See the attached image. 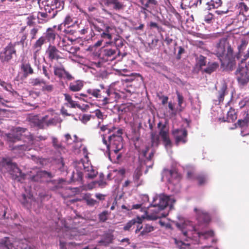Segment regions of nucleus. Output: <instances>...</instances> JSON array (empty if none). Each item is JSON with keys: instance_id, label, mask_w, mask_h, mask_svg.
<instances>
[{"instance_id": "8", "label": "nucleus", "mask_w": 249, "mask_h": 249, "mask_svg": "<svg viewBox=\"0 0 249 249\" xmlns=\"http://www.w3.org/2000/svg\"><path fill=\"white\" fill-rule=\"evenodd\" d=\"M2 166L6 168L7 172L10 174L13 179L19 180V178L24 176L21 170L15 163L8 161L3 162Z\"/></svg>"}, {"instance_id": "3", "label": "nucleus", "mask_w": 249, "mask_h": 249, "mask_svg": "<svg viewBox=\"0 0 249 249\" xmlns=\"http://www.w3.org/2000/svg\"><path fill=\"white\" fill-rule=\"evenodd\" d=\"M87 93L99 101H102L103 105H106L112 102L113 96L116 94L115 92L110 90L109 87H105L100 84L99 89H89Z\"/></svg>"}, {"instance_id": "53", "label": "nucleus", "mask_w": 249, "mask_h": 249, "mask_svg": "<svg viewBox=\"0 0 249 249\" xmlns=\"http://www.w3.org/2000/svg\"><path fill=\"white\" fill-rule=\"evenodd\" d=\"M45 11L46 13H47V14H49L51 16H52V19L56 16L58 11V10L55 8H53V7L52 6H47V7H45Z\"/></svg>"}, {"instance_id": "24", "label": "nucleus", "mask_w": 249, "mask_h": 249, "mask_svg": "<svg viewBox=\"0 0 249 249\" xmlns=\"http://www.w3.org/2000/svg\"><path fill=\"white\" fill-rule=\"evenodd\" d=\"M84 87V82L82 80H77L70 83L69 89L72 92L80 91Z\"/></svg>"}, {"instance_id": "43", "label": "nucleus", "mask_w": 249, "mask_h": 249, "mask_svg": "<svg viewBox=\"0 0 249 249\" xmlns=\"http://www.w3.org/2000/svg\"><path fill=\"white\" fill-rule=\"evenodd\" d=\"M116 71L121 75L130 76L131 77V79L130 80H133L134 78H136V77H140L142 80V77L139 73H131L130 74H125V73H122V72H127L128 71L126 69H124L122 71H121V70H116Z\"/></svg>"}, {"instance_id": "25", "label": "nucleus", "mask_w": 249, "mask_h": 249, "mask_svg": "<svg viewBox=\"0 0 249 249\" xmlns=\"http://www.w3.org/2000/svg\"><path fill=\"white\" fill-rule=\"evenodd\" d=\"M219 67V65L217 62H209L207 64V67L202 70V72L211 74L215 71Z\"/></svg>"}, {"instance_id": "34", "label": "nucleus", "mask_w": 249, "mask_h": 249, "mask_svg": "<svg viewBox=\"0 0 249 249\" xmlns=\"http://www.w3.org/2000/svg\"><path fill=\"white\" fill-rule=\"evenodd\" d=\"M243 118L239 119L237 124L240 127H243L248 125L249 122V116L248 111H244L242 112Z\"/></svg>"}, {"instance_id": "17", "label": "nucleus", "mask_w": 249, "mask_h": 249, "mask_svg": "<svg viewBox=\"0 0 249 249\" xmlns=\"http://www.w3.org/2000/svg\"><path fill=\"white\" fill-rule=\"evenodd\" d=\"M48 118V116L45 115L41 119H39L37 115H34L30 116L29 118V121L34 126H36L39 129H44L45 128L44 122Z\"/></svg>"}, {"instance_id": "9", "label": "nucleus", "mask_w": 249, "mask_h": 249, "mask_svg": "<svg viewBox=\"0 0 249 249\" xmlns=\"http://www.w3.org/2000/svg\"><path fill=\"white\" fill-rule=\"evenodd\" d=\"M172 134L177 145H178L180 143L184 144L187 142L188 132L186 129H174L172 131Z\"/></svg>"}, {"instance_id": "64", "label": "nucleus", "mask_w": 249, "mask_h": 249, "mask_svg": "<svg viewBox=\"0 0 249 249\" xmlns=\"http://www.w3.org/2000/svg\"><path fill=\"white\" fill-rule=\"evenodd\" d=\"M72 22V19L71 17L69 15H68L66 17L63 22L62 24L64 25V26L68 25V26H70V25Z\"/></svg>"}, {"instance_id": "51", "label": "nucleus", "mask_w": 249, "mask_h": 249, "mask_svg": "<svg viewBox=\"0 0 249 249\" xmlns=\"http://www.w3.org/2000/svg\"><path fill=\"white\" fill-rule=\"evenodd\" d=\"M64 5V3L62 0H53L52 1L51 6L53 7V8H55L56 9H62L63 8Z\"/></svg>"}, {"instance_id": "63", "label": "nucleus", "mask_w": 249, "mask_h": 249, "mask_svg": "<svg viewBox=\"0 0 249 249\" xmlns=\"http://www.w3.org/2000/svg\"><path fill=\"white\" fill-rule=\"evenodd\" d=\"M214 16L211 13H208L204 17V21L207 23H211L212 22V20L213 19Z\"/></svg>"}, {"instance_id": "10", "label": "nucleus", "mask_w": 249, "mask_h": 249, "mask_svg": "<svg viewBox=\"0 0 249 249\" xmlns=\"http://www.w3.org/2000/svg\"><path fill=\"white\" fill-rule=\"evenodd\" d=\"M158 127L160 128L159 135L161 137L165 147H171L172 142L169 136V130L165 124H162L161 122L158 124Z\"/></svg>"}, {"instance_id": "61", "label": "nucleus", "mask_w": 249, "mask_h": 249, "mask_svg": "<svg viewBox=\"0 0 249 249\" xmlns=\"http://www.w3.org/2000/svg\"><path fill=\"white\" fill-rule=\"evenodd\" d=\"M177 96L178 106L180 108L182 107V105L184 102V98L182 95L178 91H176Z\"/></svg>"}, {"instance_id": "22", "label": "nucleus", "mask_w": 249, "mask_h": 249, "mask_svg": "<svg viewBox=\"0 0 249 249\" xmlns=\"http://www.w3.org/2000/svg\"><path fill=\"white\" fill-rule=\"evenodd\" d=\"M142 175V172L141 168L137 167L133 174V186L138 187L142 184V180L140 179Z\"/></svg>"}, {"instance_id": "39", "label": "nucleus", "mask_w": 249, "mask_h": 249, "mask_svg": "<svg viewBox=\"0 0 249 249\" xmlns=\"http://www.w3.org/2000/svg\"><path fill=\"white\" fill-rule=\"evenodd\" d=\"M21 69L23 72V74L25 77H27L29 74H32L34 73V70L31 64L29 63H23L21 65Z\"/></svg>"}, {"instance_id": "48", "label": "nucleus", "mask_w": 249, "mask_h": 249, "mask_svg": "<svg viewBox=\"0 0 249 249\" xmlns=\"http://www.w3.org/2000/svg\"><path fill=\"white\" fill-rule=\"evenodd\" d=\"M151 146L158 147L160 143L159 136L155 132L151 133Z\"/></svg>"}, {"instance_id": "19", "label": "nucleus", "mask_w": 249, "mask_h": 249, "mask_svg": "<svg viewBox=\"0 0 249 249\" xmlns=\"http://www.w3.org/2000/svg\"><path fill=\"white\" fill-rule=\"evenodd\" d=\"M177 226L181 230V232L182 233V234L185 236H186V237H189L190 235H193V233H192V232L193 231L196 232V234H197V235H198V236L199 237H200L201 236H205L206 234L209 233V232H199V231H198L195 227H191V229H192L191 230V229H187V230H186L185 229V228L184 227V226H182L178 224H177Z\"/></svg>"}, {"instance_id": "62", "label": "nucleus", "mask_w": 249, "mask_h": 249, "mask_svg": "<svg viewBox=\"0 0 249 249\" xmlns=\"http://www.w3.org/2000/svg\"><path fill=\"white\" fill-rule=\"evenodd\" d=\"M100 128L101 130L103 132L107 130L108 133H113V132H115V130H116V128L115 127H113L112 129L108 128V126L107 125H102L100 127Z\"/></svg>"}, {"instance_id": "32", "label": "nucleus", "mask_w": 249, "mask_h": 249, "mask_svg": "<svg viewBox=\"0 0 249 249\" xmlns=\"http://www.w3.org/2000/svg\"><path fill=\"white\" fill-rule=\"evenodd\" d=\"M113 239L114 236L112 234L107 233L104 235L103 238L98 243L100 245L107 247L113 242Z\"/></svg>"}, {"instance_id": "52", "label": "nucleus", "mask_w": 249, "mask_h": 249, "mask_svg": "<svg viewBox=\"0 0 249 249\" xmlns=\"http://www.w3.org/2000/svg\"><path fill=\"white\" fill-rule=\"evenodd\" d=\"M155 228L152 225L146 224L143 227L142 231L141 232V235H144L154 231Z\"/></svg>"}, {"instance_id": "2", "label": "nucleus", "mask_w": 249, "mask_h": 249, "mask_svg": "<svg viewBox=\"0 0 249 249\" xmlns=\"http://www.w3.org/2000/svg\"><path fill=\"white\" fill-rule=\"evenodd\" d=\"M170 200L168 196L164 195L156 196L151 204V207L155 209L149 210L147 214V219L155 220L161 217L162 214L160 213L159 211L164 209L168 206Z\"/></svg>"}, {"instance_id": "58", "label": "nucleus", "mask_w": 249, "mask_h": 249, "mask_svg": "<svg viewBox=\"0 0 249 249\" xmlns=\"http://www.w3.org/2000/svg\"><path fill=\"white\" fill-rule=\"evenodd\" d=\"M159 41V40L157 37H152L151 40L148 43V45L150 49H153L157 46Z\"/></svg>"}, {"instance_id": "7", "label": "nucleus", "mask_w": 249, "mask_h": 249, "mask_svg": "<svg viewBox=\"0 0 249 249\" xmlns=\"http://www.w3.org/2000/svg\"><path fill=\"white\" fill-rule=\"evenodd\" d=\"M16 43L10 42L0 53V61L1 63H8L12 59L13 55L16 54L15 46Z\"/></svg>"}, {"instance_id": "41", "label": "nucleus", "mask_w": 249, "mask_h": 249, "mask_svg": "<svg viewBox=\"0 0 249 249\" xmlns=\"http://www.w3.org/2000/svg\"><path fill=\"white\" fill-rule=\"evenodd\" d=\"M222 3L221 0H210L206 3L208 6V10L217 8L220 7Z\"/></svg>"}, {"instance_id": "20", "label": "nucleus", "mask_w": 249, "mask_h": 249, "mask_svg": "<svg viewBox=\"0 0 249 249\" xmlns=\"http://www.w3.org/2000/svg\"><path fill=\"white\" fill-rule=\"evenodd\" d=\"M46 40L43 36L38 38L33 46V49L35 50L34 58L36 60L37 57V53L41 50L42 45L45 44Z\"/></svg>"}, {"instance_id": "16", "label": "nucleus", "mask_w": 249, "mask_h": 249, "mask_svg": "<svg viewBox=\"0 0 249 249\" xmlns=\"http://www.w3.org/2000/svg\"><path fill=\"white\" fill-rule=\"evenodd\" d=\"M194 210L196 213L197 220L199 224H208L211 221L210 215L207 212L197 208H195Z\"/></svg>"}, {"instance_id": "46", "label": "nucleus", "mask_w": 249, "mask_h": 249, "mask_svg": "<svg viewBox=\"0 0 249 249\" xmlns=\"http://www.w3.org/2000/svg\"><path fill=\"white\" fill-rule=\"evenodd\" d=\"M124 40L121 36H119L117 38L114 39V44L115 46L113 47H116L118 50V54H120V49L124 45Z\"/></svg>"}, {"instance_id": "6", "label": "nucleus", "mask_w": 249, "mask_h": 249, "mask_svg": "<svg viewBox=\"0 0 249 249\" xmlns=\"http://www.w3.org/2000/svg\"><path fill=\"white\" fill-rule=\"evenodd\" d=\"M247 66L239 65L235 71V78L240 86L247 85L249 82V74Z\"/></svg>"}, {"instance_id": "28", "label": "nucleus", "mask_w": 249, "mask_h": 249, "mask_svg": "<svg viewBox=\"0 0 249 249\" xmlns=\"http://www.w3.org/2000/svg\"><path fill=\"white\" fill-rule=\"evenodd\" d=\"M45 177H47L50 178L53 177L52 174L50 172H48L46 171H40L37 172L36 174L32 177V179L35 181H41V178Z\"/></svg>"}, {"instance_id": "55", "label": "nucleus", "mask_w": 249, "mask_h": 249, "mask_svg": "<svg viewBox=\"0 0 249 249\" xmlns=\"http://www.w3.org/2000/svg\"><path fill=\"white\" fill-rule=\"evenodd\" d=\"M39 31V29L36 26L32 27L29 31V35L31 37V39L33 40L36 38L37 34Z\"/></svg>"}, {"instance_id": "1", "label": "nucleus", "mask_w": 249, "mask_h": 249, "mask_svg": "<svg viewBox=\"0 0 249 249\" xmlns=\"http://www.w3.org/2000/svg\"><path fill=\"white\" fill-rule=\"evenodd\" d=\"M249 42V37H243L241 39L237 46L238 53L235 55L234 53L233 48L226 38L220 39L217 43L214 50V54L219 60L227 62L228 66L232 67L235 66V58L239 59L244 51L245 50Z\"/></svg>"}, {"instance_id": "49", "label": "nucleus", "mask_w": 249, "mask_h": 249, "mask_svg": "<svg viewBox=\"0 0 249 249\" xmlns=\"http://www.w3.org/2000/svg\"><path fill=\"white\" fill-rule=\"evenodd\" d=\"M207 64L206 57L202 55H200L198 57L197 62V64L199 67V70L202 71V70L204 69H203V67L206 66Z\"/></svg>"}, {"instance_id": "30", "label": "nucleus", "mask_w": 249, "mask_h": 249, "mask_svg": "<svg viewBox=\"0 0 249 249\" xmlns=\"http://www.w3.org/2000/svg\"><path fill=\"white\" fill-rule=\"evenodd\" d=\"M64 95L65 97V100L67 102V103L66 104V106L71 108H81V107L80 104H78L76 102L72 100V97L70 94L65 93L64 94Z\"/></svg>"}, {"instance_id": "35", "label": "nucleus", "mask_w": 249, "mask_h": 249, "mask_svg": "<svg viewBox=\"0 0 249 249\" xmlns=\"http://www.w3.org/2000/svg\"><path fill=\"white\" fill-rule=\"evenodd\" d=\"M227 85L225 82H223L220 90L218 91V100L219 103L222 102L224 99L225 95L227 93Z\"/></svg>"}, {"instance_id": "57", "label": "nucleus", "mask_w": 249, "mask_h": 249, "mask_svg": "<svg viewBox=\"0 0 249 249\" xmlns=\"http://www.w3.org/2000/svg\"><path fill=\"white\" fill-rule=\"evenodd\" d=\"M108 215L109 213L108 211H104L102 212L98 215L99 221L103 222H105L107 219Z\"/></svg>"}, {"instance_id": "4", "label": "nucleus", "mask_w": 249, "mask_h": 249, "mask_svg": "<svg viewBox=\"0 0 249 249\" xmlns=\"http://www.w3.org/2000/svg\"><path fill=\"white\" fill-rule=\"evenodd\" d=\"M123 131L121 129H118L115 132H113L108 137L109 145H107V150L109 156L110 152H113L115 154L123 148V138L122 135Z\"/></svg>"}, {"instance_id": "45", "label": "nucleus", "mask_w": 249, "mask_h": 249, "mask_svg": "<svg viewBox=\"0 0 249 249\" xmlns=\"http://www.w3.org/2000/svg\"><path fill=\"white\" fill-rule=\"evenodd\" d=\"M164 172L166 176H170L171 178L178 179L180 178V175L176 169H164Z\"/></svg>"}, {"instance_id": "50", "label": "nucleus", "mask_w": 249, "mask_h": 249, "mask_svg": "<svg viewBox=\"0 0 249 249\" xmlns=\"http://www.w3.org/2000/svg\"><path fill=\"white\" fill-rule=\"evenodd\" d=\"M175 243L177 247L179 249H190V245L185 243L181 240H178L176 238L174 239Z\"/></svg>"}, {"instance_id": "12", "label": "nucleus", "mask_w": 249, "mask_h": 249, "mask_svg": "<svg viewBox=\"0 0 249 249\" xmlns=\"http://www.w3.org/2000/svg\"><path fill=\"white\" fill-rule=\"evenodd\" d=\"M16 132L13 131L12 133L6 134L5 140L9 143L16 142L21 140V134L20 132H25L26 128L20 127L16 128Z\"/></svg>"}, {"instance_id": "21", "label": "nucleus", "mask_w": 249, "mask_h": 249, "mask_svg": "<svg viewBox=\"0 0 249 249\" xmlns=\"http://www.w3.org/2000/svg\"><path fill=\"white\" fill-rule=\"evenodd\" d=\"M105 4L107 6H112L115 11H120L124 9V5L119 0H105Z\"/></svg>"}, {"instance_id": "37", "label": "nucleus", "mask_w": 249, "mask_h": 249, "mask_svg": "<svg viewBox=\"0 0 249 249\" xmlns=\"http://www.w3.org/2000/svg\"><path fill=\"white\" fill-rule=\"evenodd\" d=\"M0 248L1 249H15L8 237H4L0 240Z\"/></svg>"}, {"instance_id": "42", "label": "nucleus", "mask_w": 249, "mask_h": 249, "mask_svg": "<svg viewBox=\"0 0 249 249\" xmlns=\"http://www.w3.org/2000/svg\"><path fill=\"white\" fill-rule=\"evenodd\" d=\"M137 223H141V219L138 217L137 220L133 219L129 221L126 225L124 227L123 229L124 231H129L131 230L132 227L134 226Z\"/></svg>"}, {"instance_id": "56", "label": "nucleus", "mask_w": 249, "mask_h": 249, "mask_svg": "<svg viewBox=\"0 0 249 249\" xmlns=\"http://www.w3.org/2000/svg\"><path fill=\"white\" fill-rule=\"evenodd\" d=\"M42 73L48 79H50L52 75V71L50 68L45 66L42 67Z\"/></svg>"}, {"instance_id": "14", "label": "nucleus", "mask_w": 249, "mask_h": 249, "mask_svg": "<svg viewBox=\"0 0 249 249\" xmlns=\"http://www.w3.org/2000/svg\"><path fill=\"white\" fill-rule=\"evenodd\" d=\"M187 178L190 180H197L199 186L204 185L207 181L206 176L203 174H196L193 171H188L187 173Z\"/></svg>"}, {"instance_id": "18", "label": "nucleus", "mask_w": 249, "mask_h": 249, "mask_svg": "<svg viewBox=\"0 0 249 249\" xmlns=\"http://www.w3.org/2000/svg\"><path fill=\"white\" fill-rule=\"evenodd\" d=\"M56 26L48 28L44 33V38L47 42L53 43L57 36L59 35L55 31Z\"/></svg>"}, {"instance_id": "40", "label": "nucleus", "mask_w": 249, "mask_h": 249, "mask_svg": "<svg viewBox=\"0 0 249 249\" xmlns=\"http://www.w3.org/2000/svg\"><path fill=\"white\" fill-rule=\"evenodd\" d=\"M62 121V119L58 116H55L53 118L50 119L48 121L44 122L45 127H49L52 125H56L58 124H60Z\"/></svg>"}, {"instance_id": "15", "label": "nucleus", "mask_w": 249, "mask_h": 249, "mask_svg": "<svg viewBox=\"0 0 249 249\" xmlns=\"http://www.w3.org/2000/svg\"><path fill=\"white\" fill-rule=\"evenodd\" d=\"M140 2L142 5V9L143 10L142 13L145 14H146V11L151 12L158 4L157 0H140Z\"/></svg>"}, {"instance_id": "59", "label": "nucleus", "mask_w": 249, "mask_h": 249, "mask_svg": "<svg viewBox=\"0 0 249 249\" xmlns=\"http://www.w3.org/2000/svg\"><path fill=\"white\" fill-rule=\"evenodd\" d=\"M27 38V34L26 33H24L21 37V39L19 41L15 42L14 43H16L17 45L20 44L22 45V47H24V46H26L27 45V42H25Z\"/></svg>"}, {"instance_id": "31", "label": "nucleus", "mask_w": 249, "mask_h": 249, "mask_svg": "<svg viewBox=\"0 0 249 249\" xmlns=\"http://www.w3.org/2000/svg\"><path fill=\"white\" fill-rule=\"evenodd\" d=\"M52 145L54 149L59 152H65V147L60 142L57 138L54 137H52Z\"/></svg>"}, {"instance_id": "11", "label": "nucleus", "mask_w": 249, "mask_h": 249, "mask_svg": "<svg viewBox=\"0 0 249 249\" xmlns=\"http://www.w3.org/2000/svg\"><path fill=\"white\" fill-rule=\"evenodd\" d=\"M53 72L55 76L61 79H67L71 81L74 79V77L68 71H67L64 67L54 66Z\"/></svg>"}, {"instance_id": "27", "label": "nucleus", "mask_w": 249, "mask_h": 249, "mask_svg": "<svg viewBox=\"0 0 249 249\" xmlns=\"http://www.w3.org/2000/svg\"><path fill=\"white\" fill-rule=\"evenodd\" d=\"M12 149L15 153L21 155L25 151L31 149V146L29 144H23L15 146Z\"/></svg>"}, {"instance_id": "36", "label": "nucleus", "mask_w": 249, "mask_h": 249, "mask_svg": "<svg viewBox=\"0 0 249 249\" xmlns=\"http://www.w3.org/2000/svg\"><path fill=\"white\" fill-rule=\"evenodd\" d=\"M91 195L90 193L85 194L83 196V199L85 201L87 205L90 207H93L99 203L97 200L91 198Z\"/></svg>"}, {"instance_id": "13", "label": "nucleus", "mask_w": 249, "mask_h": 249, "mask_svg": "<svg viewBox=\"0 0 249 249\" xmlns=\"http://www.w3.org/2000/svg\"><path fill=\"white\" fill-rule=\"evenodd\" d=\"M46 54L47 58L51 61L62 58L61 56V53L54 45H50L46 51Z\"/></svg>"}, {"instance_id": "23", "label": "nucleus", "mask_w": 249, "mask_h": 249, "mask_svg": "<svg viewBox=\"0 0 249 249\" xmlns=\"http://www.w3.org/2000/svg\"><path fill=\"white\" fill-rule=\"evenodd\" d=\"M84 170L87 173V178H89L92 179L94 178L97 175L98 172L94 169L93 167L88 163L86 164H83Z\"/></svg>"}, {"instance_id": "5", "label": "nucleus", "mask_w": 249, "mask_h": 249, "mask_svg": "<svg viewBox=\"0 0 249 249\" xmlns=\"http://www.w3.org/2000/svg\"><path fill=\"white\" fill-rule=\"evenodd\" d=\"M112 43V42H107V45L102 47L100 50L99 57L105 62L112 61L118 56H120V54H118V50L116 47L108 46Z\"/></svg>"}, {"instance_id": "26", "label": "nucleus", "mask_w": 249, "mask_h": 249, "mask_svg": "<svg viewBox=\"0 0 249 249\" xmlns=\"http://www.w3.org/2000/svg\"><path fill=\"white\" fill-rule=\"evenodd\" d=\"M37 18L38 23L45 24L52 19V16L47 14L45 12H39Z\"/></svg>"}, {"instance_id": "47", "label": "nucleus", "mask_w": 249, "mask_h": 249, "mask_svg": "<svg viewBox=\"0 0 249 249\" xmlns=\"http://www.w3.org/2000/svg\"><path fill=\"white\" fill-rule=\"evenodd\" d=\"M46 83V81L45 80L39 77L31 79L30 81V84L33 86H42Z\"/></svg>"}, {"instance_id": "29", "label": "nucleus", "mask_w": 249, "mask_h": 249, "mask_svg": "<svg viewBox=\"0 0 249 249\" xmlns=\"http://www.w3.org/2000/svg\"><path fill=\"white\" fill-rule=\"evenodd\" d=\"M237 118V112L235 109L231 107L227 113V120H225L224 118L222 119V121L223 122H228L229 123L234 122Z\"/></svg>"}, {"instance_id": "33", "label": "nucleus", "mask_w": 249, "mask_h": 249, "mask_svg": "<svg viewBox=\"0 0 249 249\" xmlns=\"http://www.w3.org/2000/svg\"><path fill=\"white\" fill-rule=\"evenodd\" d=\"M90 27L92 30H94L95 31L100 33H102L104 31V27L106 25L103 22H92L89 21Z\"/></svg>"}, {"instance_id": "44", "label": "nucleus", "mask_w": 249, "mask_h": 249, "mask_svg": "<svg viewBox=\"0 0 249 249\" xmlns=\"http://www.w3.org/2000/svg\"><path fill=\"white\" fill-rule=\"evenodd\" d=\"M238 9H239V14L243 15L245 17V20L246 19V14L249 10V7L243 2H240L238 4Z\"/></svg>"}, {"instance_id": "38", "label": "nucleus", "mask_w": 249, "mask_h": 249, "mask_svg": "<svg viewBox=\"0 0 249 249\" xmlns=\"http://www.w3.org/2000/svg\"><path fill=\"white\" fill-rule=\"evenodd\" d=\"M0 85L3 87V88L7 90V91L9 92L12 94L13 96H18V94L17 91L15 90L13 88L11 84L7 83L3 81H0Z\"/></svg>"}, {"instance_id": "60", "label": "nucleus", "mask_w": 249, "mask_h": 249, "mask_svg": "<svg viewBox=\"0 0 249 249\" xmlns=\"http://www.w3.org/2000/svg\"><path fill=\"white\" fill-rule=\"evenodd\" d=\"M91 119H94L95 117L93 115L89 114H84L81 116L80 120L81 122L86 124Z\"/></svg>"}, {"instance_id": "54", "label": "nucleus", "mask_w": 249, "mask_h": 249, "mask_svg": "<svg viewBox=\"0 0 249 249\" xmlns=\"http://www.w3.org/2000/svg\"><path fill=\"white\" fill-rule=\"evenodd\" d=\"M54 89V86L52 84H43V85L42 86L41 90L42 91L47 92V93H50L53 91Z\"/></svg>"}]
</instances>
